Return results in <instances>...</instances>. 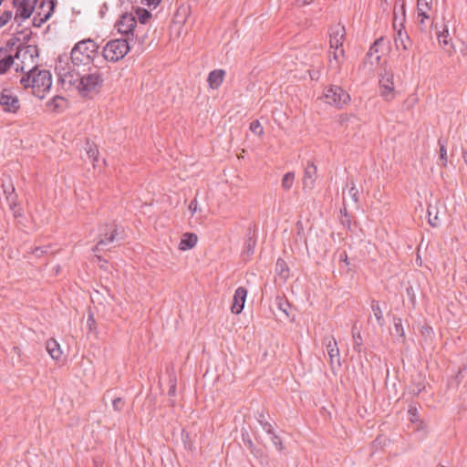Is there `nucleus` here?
<instances>
[{
  "label": "nucleus",
  "mask_w": 467,
  "mask_h": 467,
  "mask_svg": "<svg viewBox=\"0 0 467 467\" xmlns=\"http://www.w3.org/2000/svg\"><path fill=\"white\" fill-rule=\"evenodd\" d=\"M68 58L67 56L59 57L56 64V71L63 82H68L75 86L82 97L100 92L104 78L100 69L97 67L86 68L67 69Z\"/></svg>",
  "instance_id": "f257e3e1"
},
{
  "label": "nucleus",
  "mask_w": 467,
  "mask_h": 467,
  "mask_svg": "<svg viewBox=\"0 0 467 467\" xmlns=\"http://www.w3.org/2000/svg\"><path fill=\"white\" fill-rule=\"evenodd\" d=\"M98 49L99 46L90 38L78 42L71 50V65H67V69L69 67L81 69L90 67Z\"/></svg>",
  "instance_id": "f03ea898"
},
{
  "label": "nucleus",
  "mask_w": 467,
  "mask_h": 467,
  "mask_svg": "<svg viewBox=\"0 0 467 467\" xmlns=\"http://www.w3.org/2000/svg\"><path fill=\"white\" fill-rule=\"evenodd\" d=\"M130 47L128 39L118 38L110 40L103 48V57L107 61L117 62L123 58Z\"/></svg>",
  "instance_id": "7ed1b4c3"
},
{
  "label": "nucleus",
  "mask_w": 467,
  "mask_h": 467,
  "mask_svg": "<svg viewBox=\"0 0 467 467\" xmlns=\"http://www.w3.org/2000/svg\"><path fill=\"white\" fill-rule=\"evenodd\" d=\"M31 82L33 83V94L39 99H44L46 92L52 86L51 73L48 70H39L36 67H34V76Z\"/></svg>",
  "instance_id": "20e7f679"
},
{
  "label": "nucleus",
  "mask_w": 467,
  "mask_h": 467,
  "mask_svg": "<svg viewBox=\"0 0 467 467\" xmlns=\"http://www.w3.org/2000/svg\"><path fill=\"white\" fill-rule=\"evenodd\" d=\"M326 103L341 108L350 100V96L339 86H329L324 91Z\"/></svg>",
  "instance_id": "39448f33"
},
{
  "label": "nucleus",
  "mask_w": 467,
  "mask_h": 467,
  "mask_svg": "<svg viewBox=\"0 0 467 467\" xmlns=\"http://www.w3.org/2000/svg\"><path fill=\"white\" fill-rule=\"evenodd\" d=\"M117 225L114 222L107 223L99 229V241L93 248V252L109 250L108 245L116 240Z\"/></svg>",
  "instance_id": "423d86ee"
},
{
  "label": "nucleus",
  "mask_w": 467,
  "mask_h": 467,
  "mask_svg": "<svg viewBox=\"0 0 467 467\" xmlns=\"http://www.w3.org/2000/svg\"><path fill=\"white\" fill-rule=\"evenodd\" d=\"M12 5L16 9L14 19L21 20L18 23L20 26L22 22L28 19L34 13L36 5V0H12Z\"/></svg>",
  "instance_id": "0eeeda50"
},
{
  "label": "nucleus",
  "mask_w": 467,
  "mask_h": 467,
  "mask_svg": "<svg viewBox=\"0 0 467 467\" xmlns=\"http://www.w3.org/2000/svg\"><path fill=\"white\" fill-rule=\"evenodd\" d=\"M394 74L391 70L384 67L379 78V93L385 100L390 101L395 98Z\"/></svg>",
  "instance_id": "6e6552de"
},
{
  "label": "nucleus",
  "mask_w": 467,
  "mask_h": 467,
  "mask_svg": "<svg viewBox=\"0 0 467 467\" xmlns=\"http://www.w3.org/2000/svg\"><path fill=\"white\" fill-rule=\"evenodd\" d=\"M0 105L5 112L16 113L20 109V102L10 89L4 88L0 93Z\"/></svg>",
  "instance_id": "1a4fd4ad"
},
{
  "label": "nucleus",
  "mask_w": 467,
  "mask_h": 467,
  "mask_svg": "<svg viewBox=\"0 0 467 467\" xmlns=\"http://www.w3.org/2000/svg\"><path fill=\"white\" fill-rule=\"evenodd\" d=\"M137 19L132 14L125 13L117 21L115 27L118 32L122 35H133V30L136 27Z\"/></svg>",
  "instance_id": "9d476101"
},
{
  "label": "nucleus",
  "mask_w": 467,
  "mask_h": 467,
  "mask_svg": "<svg viewBox=\"0 0 467 467\" xmlns=\"http://www.w3.org/2000/svg\"><path fill=\"white\" fill-rule=\"evenodd\" d=\"M3 192L5 194V200L9 205L10 210L13 212L15 217L20 216L21 212L20 208H18L17 202V194L16 193L15 186L12 182L8 184L2 183Z\"/></svg>",
  "instance_id": "9b49d317"
},
{
  "label": "nucleus",
  "mask_w": 467,
  "mask_h": 467,
  "mask_svg": "<svg viewBox=\"0 0 467 467\" xmlns=\"http://www.w3.org/2000/svg\"><path fill=\"white\" fill-rule=\"evenodd\" d=\"M326 348L327 354L329 356L330 365L332 369L335 368V367L339 368L341 366L340 363V355H339V348L337 347V340L334 337H326Z\"/></svg>",
  "instance_id": "f8f14e48"
},
{
  "label": "nucleus",
  "mask_w": 467,
  "mask_h": 467,
  "mask_svg": "<svg viewBox=\"0 0 467 467\" xmlns=\"http://www.w3.org/2000/svg\"><path fill=\"white\" fill-rule=\"evenodd\" d=\"M345 27L341 25H336L330 28L329 46L330 49H339L342 47L345 40Z\"/></svg>",
  "instance_id": "ddd939ff"
},
{
  "label": "nucleus",
  "mask_w": 467,
  "mask_h": 467,
  "mask_svg": "<svg viewBox=\"0 0 467 467\" xmlns=\"http://www.w3.org/2000/svg\"><path fill=\"white\" fill-rule=\"evenodd\" d=\"M317 166L313 162L308 161L305 167L304 176L302 179L304 190H312L314 188L317 179Z\"/></svg>",
  "instance_id": "4468645a"
},
{
  "label": "nucleus",
  "mask_w": 467,
  "mask_h": 467,
  "mask_svg": "<svg viewBox=\"0 0 467 467\" xmlns=\"http://www.w3.org/2000/svg\"><path fill=\"white\" fill-rule=\"evenodd\" d=\"M246 296L247 290L244 287L240 286L235 290L231 307L233 313L240 314L243 311Z\"/></svg>",
  "instance_id": "2eb2a0df"
},
{
  "label": "nucleus",
  "mask_w": 467,
  "mask_h": 467,
  "mask_svg": "<svg viewBox=\"0 0 467 467\" xmlns=\"http://www.w3.org/2000/svg\"><path fill=\"white\" fill-rule=\"evenodd\" d=\"M49 10L47 14L41 16V13L37 12V14L34 16L32 24L35 27H40L43 24H45L52 16L55 6L57 5V0H49Z\"/></svg>",
  "instance_id": "dca6fc26"
},
{
  "label": "nucleus",
  "mask_w": 467,
  "mask_h": 467,
  "mask_svg": "<svg viewBox=\"0 0 467 467\" xmlns=\"http://www.w3.org/2000/svg\"><path fill=\"white\" fill-rule=\"evenodd\" d=\"M439 44L450 54L454 52V46L451 43V38L449 36V30L444 26L443 30L438 34Z\"/></svg>",
  "instance_id": "f3484780"
},
{
  "label": "nucleus",
  "mask_w": 467,
  "mask_h": 467,
  "mask_svg": "<svg viewBox=\"0 0 467 467\" xmlns=\"http://www.w3.org/2000/svg\"><path fill=\"white\" fill-rule=\"evenodd\" d=\"M197 235L192 233H186L182 235V240L179 244V248L181 250H189L195 246L197 244Z\"/></svg>",
  "instance_id": "a211bd4d"
},
{
  "label": "nucleus",
  "mask_w": 467,
  "mask_h": 467,
  "mask_svg": "<svg viewBox=\"0 0 467 467\" xmlns=\"http://www.w3.org/2000/svg\"><path fill=\"white\" fill-rule=\"evenodd\" d=\"M410 420L417 424V430H424L426 428V423L420 419L419 410L415 405H410L409 410H408Z\"/></svg>",
  "instance_id": "6ab92c4d"
},
{
  "label": "nucleus",
  "mask_w": 467,
  "mask_h": 467,
  "mask_svg": "<svg viewBox=\"0 0 467 467\" xmlns=\"http://www.w3.org/2000/svg\"><path fill=\"white\" fill-rule=\"evenodd\" d=\"M224 70L215 69L210 72L208 76L209 86L212 88H217L223 82L224 77Z\"/></svg>",
  "instance_id": "aec40b11"
},
{
  "label": "nucleus",
  "mask_w": 467,
  "mask_h": 467,
  "mask_svg": "<svg viewBox=\"0 0 467 467\" xmlns=\"http://www.w3.org/2000/svg\"><path fill=\"white\" fill-rule=\"evenodd\" d=\"M395 45L397 48L400 47V46L402 47L404 50H408L410 43V36L406 32H402L401 28L397 29V35L394 38Z\"/></svg>",
  "instance_id": "412c9836"
},
{
  "label": "nucleus",
  "mask_w": 467,
  "mask_h": 467,
  "mask_svg": "<svg viewBox=\"0 0 467 467\" xmlns=\"http://www.w3.org/2000/svg\"><path fill=\"white\" fill-rule=\"evenodd\" d=\"M35 56H37V49L36 47H32V46H27L24 48H18L14 58H17V59H21L22 58V62H24V60L26 58V57H30L31 59L34 58Z\"/></svg>",
  "instance_id": "4be33fe9"
},
{
  "label": "nucleus",
  "mask_w": 467,
  "mask_h": 467,
  "mask_svg": "<svg viewBox=\"0 0 467 467\" xmlns=\"http://www.w3.org/2000/svg\"><path fill=\"white\" fill-rule=\"evenodd\" d=\"M46 348L53 359L57 360L60 358L62 351L59 344L55 339H48L47 341Z\"/></svg>",
  "instance_id": "5701e85b"
},
{
  "label": "nucleus",
  "mask_w": 467,
  "mask_h": 467,
  "mask_svg": "<svg viewBox=\"0 0 467 467\" xmlns=\"http://www.w3.org/2000/svg\"><path fill=\"white\" fill-rule=\"evenodd\" d=\"M275 272L283 281H285L288 278L289 269L286 262L284 259H277L275 264Z\"/></svg>",
  "instance_id": "b1692460"
},
{
  "label": "nucleus",
  "mask_w": 467,
  "mask_h": 467,
  "mask_svg": "<svg viewBox=\"0 0 467 467\" xmlns=\"http://www.w3.org/2000/svg\"><path fill=\"white\" fill-rule=\"evenodd\" d=\"M400 11H401L400 16H399L397 14V11H396V6L394 7L393 27L395 30L399 29V28L403 29V27H404L403 24L405 22V17H406L405 3L404 2H402L401 5H400Z\"/></svg>",
  "instance_id": "393cba45"
},
{
  "label": "nucleus",
  "mask_w": 467,
  "mask_h": 467,
  "mask_svg": "<svg viewBox=\"0 0 467 467\" xmlns=\"http://www.w3.org/2000/svg\"><path fill=\"white\" fill-rule=\"evenodd\" d=\"M370 307L373 311V314H374V317L377 320V323L379 327H384L385 325V320H384V317H383V312H382V309L379 304L378 301L376 300H372L371 301V305H370Z\"/></svg>",
  "instance_id": "a878e982"
},
{
  "label": "nucleus",
  "mask_w": 467,
  "mask_h": 467,
  "mask_svg": "<svg viewBox=\"0 0 467 467\" xmlns=\"http://www.w3.org/2000/svg\"><path fill=\"white\" fill-rule=\"evenodd\" d=\"M255 244L256 241L254 236L248 235L245 240L244 248L243 251V255L244 258H249L254 254Z\"/></svg>",
  "instance_id": "bb28decb"
},
{
  "label": "nucleus",
  "mask_w": 467,
  "mask_h": 467,
  "mask_svg": "<svg viewBox=\"0 0 467 467\" xmlns=\"http://www.w3.org/2000/svg\"><path fill=\"white\" fill-rule=\"evenodd\" d=\"M428 222L432 227H437L441 223V220L438 216L437 208L430 205L428 208Z\"/></svg>",
  "instance_id": "cd10ccee"
},
{
  "label": "nucleus",
  "mask_w": 467,
  "mask_h": 467,
  "mask_svg": "<svg viewBox=\"0 0 467 467\" xmlns=\"http://www.w3.org/2000/svg\"><path fill=\"white\" fill-rule=\"evenodd\" d=\"M330 55L329 57H331L332 56V60H335L336 61V72H339L340 71V65L342 63V58L344 57V49L342 48H339V49H330Z\"/></svg>",
  "instance_id": "c85d7f7f"
},
{
  "label": "nucleus",
  "mask_w": 467,
  "mask_h": 467,
  "mask_svg": "<svg viewBox=\"0 0 467 467\" xmlns=\"http://www.w3.org/2000/svg\"><path fill=\"white\" fill-rule=\"evenodd\" d=\"M294 182H295V172H293V171L286 172L282 178V182H281L282 188L285 191H289L292 188Z\"/></svg>",
  "instance_id": "c756f323"
},
{
  "label": "nucleus",
  "mask_w": 467,
  "mask_h": 467,
  "mask_svg": "<svg viewBox=\"0 0 467 467\" xmlns=\"http://www.w3.org/2000/svg\"><path fill=\"white\" fill-rule=\"evenodd\" d=\"M14 64V57L11 55L6 56L0 60V75H3L8 71L11 66Z\"/></svg>",
  "instance_id": "7c9ffc66"
},
{
  "label": "nucleus",
  "mask_w": 467,
  "mask_h": 467,
  "mask_svg": "<svg viewBox=\"0 0 467 467\" xmlns=\"http://www.w3.org/2000/svg\"><path fill=\"white\" fill-rule=\"evenodd\" d=\"M352 337H353V348L361 352V347L363 345V339L359 331L355 330V327L352 328Z\"/></svg>",
  "instance_id": "2f4dec72"
},
{
  "label": "nucleus",
  "mask_w": 467,
  "mask_h": 467,
  "mask_svg": "<svg viewBox=\"0 0 467 467\" xmlns=\"http://www.w3.org/2000/svg\"><path fill=\"white\" fill-rule=\"evenodd\" d=\"M418 28L424 34H430L432 27V20L417 19Z\"/></svg>",
  "instance_id": "473e14b6"
},
{
  "label": "nucleus",
  "mask_w": 467,
  "mask_h": 467,
  "mask_svg": "<svg viewBox=\"0 0 467 467\" xmlns=\"http://www.w3.org/2000/svg\"><path fill=\"white\" fill-rule=\"evenodd\" d=\"M136 15L138 16L140 23L143 24V25H145L149 21V19L151 17L150 12H149L148 10H146L144 8H140V7H138L136 9Z\"/></svg>",
  "instance_id": "72a5a7b5"
},
{
  "label": "nucleus",
  "mask_w": 467,
  "mask_h": 467,
  "mask_svg": "<svg viewBox=\"0 0 467 467\" xmlns=\"http://www.w3.org/2000/svg\"><path fill=\"white\" fill-rule=\"evenodd\" d=\"M257 420L266 433L274 434V427L265 420L263 413L259 414Z\"/></svg>",
  "instance_id": "f704fd0d"
},
{
  "label": "nucleus",
  "mask_w": 467,
  "mask_h": 467,
  "mask_svg": "<svg viewBox=\"0 0 467 467\" xmlns=\"http://www.w3.org/2000/svg\"><path fill=\"white\" fill-rule=\"evenodd\" d=\"M33 76L34 67L21 78L20 83L25 88H33V83L31 82L33 80Z\"/></svg>",
  "instance_id": "c9c22d12"
},
{
  "label": "nucleus",
  "mask_w": 467,
  "mask_h": 467,
  "mask_svg": "<svg viewBox=\"0 0 467 467\" xmlns=\"http://www.w3.org/2000/svg\"><path fill=\"white\" fill-rule=\"evenodd\" d=\"M87 154L94 163L98 161L99 152L96 145L88 142Z\"/></svg>",
  "instance_id": "e433bc0d"
},
{
  "label": "nucleus",
  "mask_w": 467,
  "mask_h": 467,
  "mask_svg": "<svg viewBox=\"0 0 467 467\" xmlns=\"http://www.w3.org/2000/svg\"><path fill=\"white\" fill-rule=\"evenodd\" d=\"M348 194L354 204L358 202V190L353 182H350V187L348 191Z\"/></svg>",
  "instance_id": "4c0bfd02"
},
{
  "label": "nucleus",
  "mask_w": 467,
  "mask_h": 467,
  "mask_svg": "<svg viewBox=\"0 0 467 467\" xmlns=\"http://www.w3.org/2000/svg\"><path fill=\"white\" fill-rule=\"evenodd\" d=\"M66 104V101L64 98L56 96L52 101L49 102V106L52 107L53 110H59L61 109L64 105Z\"/></svg>",
  "instance_id": "58836bf2"
},
{
  "label": "nucleus",
  "mask_w": 467,
  "mask_h": 467,
  "mask_svg": "<svg viewBox=\"0 0 467 467\" xmlns=\"http://www.w3.org/2000/svg\"><path fill=\"white\" fill-rule=\"evenodd\" d=\"M13 17V12L10 10L5 11L0 16V28L4 27Z\"/></svg>",
  "instance_id": "ea45409f"
},
{
  "label": "nucleus",
  "mask_w": 467,
  "mask_h": 467,
  "mask_svg": "<svg viewBox=\"0 0 467 467\" xmlns=\"http://www.w3.org/2000/svg\"><path fill=\"white\" fill-rule=\"evenodd\" d=\"M439 145H440V159L443 161V166H445L447 163V150H446L445 142L440 139Z\"/></svg>",
  "instance_id": "a19ab883"
},
{
  "label": "nucleus",
  "mask_w": 467,
  "mask_h": 467,
  "mask_svg": "<svg viewBox=\"0 0 467 467\" xmlns=\"http://www.w3.org/2000/svg\"><path fill=\"white\" fill-rule=\"evenodd\" d=\"M250 130L252 132L261 135L264 131L263 127L261 126V123L259 120H254L250 124Z\"/></svg>",
  "instance_id": "79ce46f5"
},
{
  "label": "nucleus",
  "mask_w": 467,
  "mask_h": 467,
  "mask_svg": "<svg viewBox=\"0 0 467 467\" xmlns=\"http://www.w3.org/2000/svg\"><path fill=\"white\" fill-rule=\"evenodd\" d=\"M429 11H431V9H424V8H420V7H417V19H427V20H431V16L429 15Z\"/></svg>",
  "instance_id": "37998d69"
},
{
  "label": "nucleus",
  "mask_w": 467,
  "mask_h": 467,
  "mask_svg": "<svg viewBox=\"0 0 467 467\" xmlns=\"http://www.w3.org/2000/svg\"><path fill=\"white\" fill-rule=\"evenodd\" d=\"M112 406H113L114 410L121 411L125 406V401L121 398H116L112 401Z\"/></svg>",
  "instance_id": "c03bdc74"
},
{
  "label": "nucleus",
  "mask_w": 467,
  "mask_h": 467,
  "mask_svg": "<svg viewBox=\"0 0 467 467\" xmlns=\"http://www.w3.org/2000/svg\"><path fill=\"white\" fill-rule=\"evenodd\" d=\"M271 435H272L271 440H272L274 445L275 446V448L278 451H282L284 449L282 439L275 432H274V434H271Z\"/></svg>",
  "instance_id": "a18cd8bd"
},
{
  "label": "nucleus",
  "mask_w": 467,
  "mask_h": 467,
  "mask_svg": "<svg viewBox=\"0 0 467 467\" xmlns=\"http://www.w3.org/2000/svg\"><path fill=\"white\" fill-rule=\"evenodd\" d=\"M87 327L89 332H95L96 331V321L94 319L93 314L89 313L88 319H87Z\"/></svg>",
  "instance_id": "49530a36"
},
{
  "label": "nucleus",
  "mask_w": 467,
  "mask_h": 467,
  "mask_svg": "<svg viewBox=\"0 0 467 467\" xmlns=\"http://www.w3.org/2000/svg\"><path fill=\"white\" fill-rule=\"evenodd\" d=\"M383 42H384V38L383 37H379L377 40H375L373 45L370 47L368 55V56H372L374 53H377L378 52V47L379 45L383 44Z\"/></svg>",
  "instance_id": "de8ad7c7"
},
{
  "label": "nucleus",
  "mask_w": 467,
  "mask_h": 467,
  "mask_svg": "<svg viewBox=\"0 0 467 467\" xmlns=\"http://www.w3.org/2000/svg\"><path fill=\"white\" fill-rule=\"evenodd\" d=\"M417 7L431 10L432 0H417Z\"/></svg>",
  "instance_id": "09e8293b"
},
{
  "label": "nucleus",
  "mask_w": 467,
  "mask_h": 467,
  "mask_svg": "<svg viewBox=\"0 0 467 467\" xmlns=\"http://www.w3.org/2000/svg\"><path fill=\"white\" fill-rule=\"evenodd\" d=\"M246 436H248V434ZM243 441H244V445L251 451V452L253 454H255L254 453V445L252 440L249 437L245 438L244 433H243Z\"/></svg>",
  "instance_id": "8fccbe9b"
},
{
  "label": "nucleus",
  "mask_w": 467,
  "mask_h": 467,
  "mask_svg": "<svg viewBox=\"0 0 467 467\" xmlns=\"http://www.w3.org/2000/svg\"><path fill=\"white\" fill-rule=\"evenodd\" d=\"M424 385L422 383H418L416 386H414L411 390H410V393L413 395V396H419L420 393L424 389Z\"/></svg>",
  "instance_id": "3c124183"
},
{
  "label": "nucleus",
  "mask_w": 467,
  "mask_h": 467,
  "mask_svg": "<svg viewBox=\"0 0 467 467\" xmlns=\"http://www.w3.org/2000/svg\"><path fill=\"white\" fill-rule=\"evenodd\" d=\"M394 328L397 334H399L400 337H404V330L400 319L394 322Z\"/></svg>",
  "instance_id": "603ef678"
},
{
  "label": "nucleus",
  "mask_w": 467,
  "mask_h": 467,
  "mask_svg": "<svg viewBox=\"0 0 467 467\" xmlns=\"http://www.w3.org/2000/svg\"><path fill=\"white\" fill-rule=\"evenodd\" d=\"M161 0H140L141 4L146 5L148 6H153L156 7L160 5Z\"/></svg>",
  "instance_id": "864d4df0"
},
{
  "label": "nucleus",
  "mask_w": 467,
  "mask_h": 467,
  "mask_svg": "<svg viewBox=\"0 0 467 467\" xmlns=\"http://www.w3.org/2000/svg\"><path fill=\"white\" fill-rule=\"evenodd\" d=\"M189 210L191 211L192 214H194L197 211V201L196 199H193L191 203L189 204Z\"/></svg>",
  "instance_id": "5fc2aeb1"
},
{
  "label": "nucleus",
  "mask_w": 467,
  "mask_h": 467,
  "mask_svg": "<svg viewBox=\"0 0 467 467\" xmlns=\"http://www.w3.org/2000/svg\"><path fill=\"white\" fill-rule=\"evenodd\" d=\"M47 250L44 249L43 247H36L34 250H33V254L37 256V257H40L44 253H46Z\"/></svg>",
  "instance_id": "6e6d98bb"
},
{
  "label": "nucleus",
  "mask_w": 467,
  "mask_h": 467,
  "mask_svg": "<svg viewBox=\"0 0 467 467\" xmlns=\"http://www.w3.org/2000/svg\"><path fill=\"white\" fill-rule=\"evenodd\" d=\"M278 306H279V309L282 310L283 312H285L286 315L287 314V310H286V306H289L288 303L285 302V301H283L282 299H280V302L278 303Z\"/></svg>",
  "instance_id": "4d7b16f0"
},
{
  "label": "nucleus",
  "mask_w": 467,
  "mask_h": 467,
  "mask_svg": "<svg viewBox=\"0 0 467 467\" xmlns=\"http://www.w3.org/2000/svg\"><path fill=\"white\" fill-rule=\"evenodd\" d=\"M311 79L317 80L319 78L320 73L319 71L309 72Z\"/></svg>",
  "instance_id": "13d9d810"
},
{
  "label": "nucleus",
  "mask_w": 467,
  "mask_h": 467,
  "mask_svg": "<svg viewBox=\"0 0 467 467\" xmlns=\"http://www.w3.org/2000/svg\"><path fill=\"white\" fill-rule=\"evenodd\" d=\"M328 68L329 70H333L335 73L336 72V61L335 60H332V58L330 57L329 58V65H328Z\"/></svg>",
  "instance_id": "bf43d9fd"
},
{
  "label": "nucleus",
  "mask_w": 467,
  "mask_h": 467,
  "mask_svg": "<svg viewBox=\"0 0 467 467\" xmlns=\"http://www.w3.org/2000/svg\"><path fill=\"white\" fill-rule=\"evenodd\" d=\"M15 44H16V41H15L14 39H11V40H9V41L7 42V44H6V46H7V47H6V48L8 49V51H9Z\"/></svg>",
  "instance_id": "052dcab7"
},
{
  "label": "nucleus",
  "mask_w": 467,
  "mask_h": 467,
  "mask_svg": "<svg viewBox=\"0 0 467 467\" xmlns=\"http://www.w3.org/2000/svg\"><path fill=\"white\" fill-rule=\"evenodd\" d=\"M175 389H176L175 385L174 384L171 385L170 389H169V395H174L175 394Z\"/></svg>",
  "instance_id": "680f3d73"
},
{
  "label": "nucleus",
  "mask_w": 467,
  "mask_h": 467,
  "mask_svg": "<svg viewBox=\"0 0 467 467\" xmlns=\"http://www.w3.org/2000/svg\"><path fill=\"white\" fill-rule=\"evenodd\" d=\"M417 101H415V99H413V101H406L405 103L407 104V109H410V107H412L413 105H415Z\"/></svg>",
  "instance_id": "e2e57ef3"
},
{
  "label": "nucleus",
  "mask_w": 467,
  "mask_h": 467,
  "mask_svg": "<svg viewBox=\"0 0 467 467\" xmlns=\"http://www.w3.org/2000/svg\"><path fill=\"white\" fill-rule=\"evenodd\" d=\"M314 0H302L303 4L304 5H309L313 2Z\"/></svg>",
  "instance_id": "0e129e2a"
},
{
  "label": "nucleus",
  "mask_w": 467,
  "mask_h": 467,
  "mask_svg": "<svg viewBox=\"0 0 467 467\" xmlns=\"http://www.w3.org/2000/svg\"><path fill=\"white\" fill-rule=\"evenodd\" d=\"M46 3L45 1H42L39 5H38V9H42L44 6H45Z\"/></svg>",
  "instance_id": "69168bd1"
},
{
  "label": "nucleus",
  "mask_w": 467,
  "mask_h": 467,
  "mask_svg": "<svg viewBox=\"0 0 467 467\" xmlns=\"http://www.w3.org/2000/svg\"><path fill=\"white\" fill-rule=\"evenodd\" d=\"M464 47H466L464 49H462V52L464 56H467V44Z\"/></svg>",
  "instance_id": "338daca9"
},
{
  "label": "nucleus",
  "mask_w": 467,
  "mask_h": 467,
  "mask_svg": "<svg viewBox=\"0 0 467 467\" xmlns=\"http://www.w3.org/2000/svg\"><path fill=\"white\" fill-rule=\"evenodd\" d=\"M463 159H464L465 162H467V152H465V153L463 154Z\"/></svg>",
  "instance_id": "774afa93"
}]
</instances>
